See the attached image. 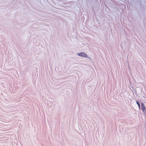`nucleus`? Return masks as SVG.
Instances as JSON below:
<instances>
[{
	"instance_id": "obj_2",
	"label": "nucleus",
	"mask_w": 146,
	"mask_h": 146,
	"mask_svg": "<svg viewBox=\"0 0 146 146\" xmlns=\"http://www.w3.org/2000/svg\"><path fill=\"white\" fill-rule=\"evenodd\" d=\"M77 54L80 56L83 57H86L87 56V55L86 54L82 52L80 53H78Z\"/></svg>"
},
{
	"instance_id": "obj_3",
	"label": "nucleus",
	"mask_w": 146,
	"mask_h": 146,
	"mask_svg": "<svg viewBox=\"0 0 146 146\" xmlns=\"http://www.w3.org/2000/svg\"><path fill=\"white\" fill-rule=\"evenodd\" d=\"M123 127H124V126L123 125L120 126L119 127L120 131H123Z\"/></svg>"
},
{
	"instance_id": "obj_1",
	"label": "nucleus",
	"mask_w": 146,
	"mask_h": 146,
	"mask_svg": "<svg viewBox=\"0 0 146 146\" xmlns=\"http://www.w3.org/2000/svg\"><path fill=\"white\" fill-rule=\"evenodd\" d=\"M141 110H142L143 112L144 113H145L146 112V107L145 106L144 104L143 103H141Z\"/></svg>"
},
{
	"instance_id": "obj_4",
	"label": "nucleus",
	"mask_w": 146,
	"mask_h": 146,
	"mask_svg": "<svg viewBox=\"0 0 146 146\" xmlns=\"http://www.w3.org/2000/svg\"><path fill=\"white\" fill-rule=\"evenodd\" d=\"M136 103H137V104L138 106V107H139V109H140L141 106H140V105L139 102L138 101H136Z\"/></svg>"
}]
</instances>
